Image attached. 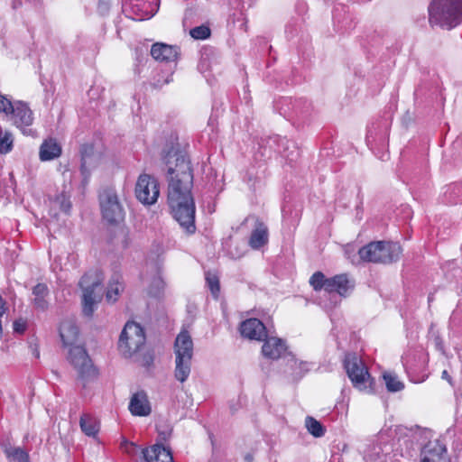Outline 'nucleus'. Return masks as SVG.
Here are the masks:
<instances>
[{"mask_svg": "<svg viewBox=\"0 0 462 462\" xmlns=\"http://www.w3.org/2000/svg\"><path fill=\"white\" fill-rule=\"evenodd\" d=\"M277 141H278L279 152H285L286 150L289 149V143L290 142L288 140H286L285 138H281V137L277 138Z\"/></svg>", "mask_w": 462, "mask_h": 462, "instance_id": "obj_39", "label": "nucleus"}, {"mask_svg": "<svg viewBox=\"0 0 462 462\" xmlns=\"http://www.w3.org/2000/svg\"><path fill=\"white\" fill-rule=\"evenodd\" d=\"M55 203L60 207V210L69 214L71 209V202L69 197L65 194H60L55 199Z\"/></svg>", "mask_w": 462, "mask_h": 462, "instance_id": "obj_35", "label": "nucleus"}, {"mask_svg": "<svg viewBox=\"0 0 462 462\" xmlns=\"http://www.w3.org/2000/svg\"><path fill=\"white\" fill-rule=\"evenodd\" d=\"M68 361L76 370L78 379L82 382L83 386H85L86 383L97 377V369L83 346L79 345L69 348Z\"/></svg>", "mask_w": 462, "mask_h": 462, "instance_id": "obj_5", "label": "nucleus"}, {"mask_svg": "<svg viewBox=\"0 0 462 462\" xmlns=\"http://www.w3.org/2000/svg\"><path fill=\"white\" fill-rule=\"evenodd\" d=\"M14 145L13 134L8 130L0 128V153L6 154L10 152Z\"/></svg>", "mask_w": 462, "mask_h": 462, "instance_id": "obj_30", "label": "nucleus"}, {"mask_svg": "<svg viewBox=\"0 0 462 462\" xmlns=\"http://www.w3.org/2000/svg\"><path fill=\"white\" fill-rule=\"evenodd\" d=\"M60 337L65 347L71 348L77 346L79 330L73 319H64L60 326Z\"/></svg>", "mask_w": 462, "mask_h": 462, "instance_id": "obj_16", "label": "nucleus"}, {"mask_svg": "<svg viewBox=\"0 0 462 462\" xmlns=\"http://www.w3.org/2000/svg\"><path fill=\"white\" fill-rule=\"evenodd\" d=\"M128 409L134 416L146 417L150 415L152 407L147 393L143 390L134 393L130 399Z\"/></svg>", "mask_w": 462, "mask_h": 462, "instance_id": "obj_14", "label": "nucleus"}, {"mask_svg": "<svg viewBox=\"0 0 462 462\" xmlns=\"http://www.w3.org/2000/svg\"><path fill=\"white\" fill-rule=\"evenodd\" d=\"M10 116L14 125L21 129L23 134H32V130L29 126L33 123V113L26 103L15 101V106Z\"/></svg>", "mask_w": 462, "mask_h": 462, "instance_id": "obj_11", "label": "nucleus"}, {"mask_svg": "<svg viewBox=\"0 0 462 462\" xmlns=\"http://www.w3.org/2000/svg\"><path fill=\"white\" fill-rule=\"evenodd\" d=\"M442 379L447 380L449 383H451V377L448 374V371L444 370L441 374Z\"/></svg>", "mask_w": 462, "mask_h": 462, "instance_id": "obj_42", "label": "nucleus"}, {"mask_svg": "<svg viewBox=\"0 0 462 462\" xmlns=\"http://www.w3.org/2000/svg\"><path fill=\"white\" fill-rule=\"evenodd\" d=\"M372 137V131L369 129L368 130V134H367V136H366V140L367 142H369V139Z\"/></svg>", "mask_w": 462, "mask_h": 462, "instance_id": "obj_44", "label": "nucleus"}, {"mask_svg": "<svg viewBox=\"0 0 462 462\" xmlns=\"http://www.w3.org/2000/svg\"><path fill=\"white\" fill-rule=\"evenodd\" d=\"M402 249L398 243L376 241L359 249L360 259L368 263H392L400 259Z\"/></svg>", "mask_w": 462, "mask_h": 462, "instance_id": "obj_3", "label": "nucleus"}, {"mask_svg": "<svg viewBox=\"0 0 462 462\" xmlns=\"http://www.w3.org/2000/svg\"><path fill=\"white\" fill-rule=\"evenodd\" d=\"M123 287L119 282L118 277H115L111 280L107 291H106V300L108 301L115 302L117 300V297L122 291Z\"/></svg>", "mask_w": 462, "mask_h": 462, "instance_id": "obj_32", "label": "nucleus"}, {"mask_svg": "<svg viewBox=\"0 0 462 462\" xmlns=\"http://www.w3.org/2000/svg\"><path fill=\"white\" fill-rule=\"evenodd\" d=\"M4 452L9 462H29L28 454L20 447L5 445Z\"/></svg>", "mask_w": 462, "mask_h": 462, "instance_id": "obj_28", "label": "nucleus"}, {"mask_svg": "<svg viewBox=\"0 0 462 462\" xmlns=\"http://www.w3.org/2000/svg\"><path fill=\"white\" fill-rule=\"evenodd\" d=\"M15 106V101L12 102L6 96L0 95V113L10 115Z\"/></svg>", "mask_w": 462, "mask_h": 462, "instance_id": "obj_36", "label": "nucleus"}, {"mask_svg": "<svg viewBox=\"0 0 462 462\" xmlns=\"http://www.w3.org/2000/svg\"><path fill=\"white\" fill-rule=\"evenodd\" d=\"M207 283L214 296H217L219 292L220 287H219V281L217 276L215 275H208L206 277Z\"/></svg>", "mask_w": 462, "mask_h": 462, "instance_id": "obj_37", "label": "nucleus"}, {"mask_svg": "<svg viewBox=\"0 0 462 462\" xmlns=\"http://www.w3.org/2000/svg\"><path fill=\"white\" fill-rule=\"evenodd\" d=\"M164 162L168 180L167 203L171 213L188 234H193L196 231V206L191 192L193 171L190 161L184 152L171 150Z\"/></svg>", "mask_w": 462, "mask_h": 462, "instance_id": "obj_1", "label": "nucleus"}, {"mask_svg": "<svg viewBox=\"0 0 462 462\" xmlns=\"http://www.w3.org/2000/svg\"><path fill=\"white\" fill-rule=\"evenodd\" d=\"M328 279L321 272L315 273L310 279V283L315 291L324 289L327 291Z\"/></svg>", "mask_w": 462, "mask_h": 462, "instance_id": "obj_33", "label": "nucleus"}, {"mask_svg": "<svg viewBox=\"0 0 462 462\" xmlns=\"http://www.w3.org/2000/svg\"><path fill=\"white\" fill-rule=\"evenodd\" d=\"M103 218L109 224H117L124 219L125 212L115 189H105L99 195Z\"/></svg>", "mask_w": 462, "mask_h": 462, "instance_id": "obj_8", "label": "nucleus"}, {"mask_svg": "<svg viewBox=\"0 0 462 462\" xmlns=\"http://www.w3.org/2000/svg\"><path fill=\"white\" fill-rule=\"evenodd\" d=\"M49 295L48 286L44 283H38L32 288V304L33 307L41 311H45L49 308L47 297Z\"/></svg>", "mask_w": 462, "mask_h": 462, "instance_id": "obj_23", "label": "nucleus"}, {"mask_svg": "<svg viewBox=\"0 0 462 462\" xmlns=\"http://www.w3.org/2000/svg\"><path fill=\"white\" fill-rule=\"evenodd\" d=\"M189 34L196 40H205L210 35V29L208 26L200 25L190 30Z\"/></svg>", "mask_w": 462, "mask_h": 462, "instance_id": "obj_34", "label": "nucleus"}, {"mask_svg": "<svg viewBox=\"0 0 462 462\" xmlns=\"http://www.w3.org/2000/svg\"><path fill=\"white\" fill-rule=\"evenodd\" d=\"M446 447L439 440L429 441L421 449V462H446Z\"/></svg>", "mask_w": 462, "mask_h": 462, "instance_id": "obj_15", "label": "nucleus"}, {"mask_svg": "<svg viewBox=\"0 0 462 462\" xmlns=\"http://www.w3.org/2000/svg\"><path fill=\"white\" fill-rule=\"evenodd\" d=\"M286 360V369L284 373L290 375L293 380L300 379L306 372L309 371V364L304 361H299L291 353L284 356Z\"/></svg>", "mask_w": 462, "mask_h": 462, "instance_id": "obj_21", "label": "nucleus"}, {"mask_svg": "<svg viewBox=\"0 0 462 462\" xmlns=\"http://www.w3.org/2000/svg\"><path fill=\"white\" fill-rule=\"evenodd\" d=\"M175 358L192 359L193 341L188 331H181L174 342Z\"/></svg>", "mask_w": 462, "mask_h": 462, "instance_id": "obj_18", "label": "nucleus"}, {"mask_svg": "<svg viewBox=\"0 0 462 462\" xmlns=\"http://www.w3.org/2000/svg\"><path fill=\"white\" fill-rule=\"evenodd\" d=\"M151 55L156 60L172 62L179 56V48L165 43H154L151 49Z\"/></svg>", "mask_w": 462, "mask_h": 462, "instance_id": "obj_19", "label": "nucleus"}, {"mask_svg": "<svg viewBox=\"0 0 462 462\" xmlns=\"http://www.w3.org/2000/svg\"><path fill=\"white\" fill-rule=\"evenodd\" d=\"M428 11L431 26L451 29L462 23V0H432Z\"/></svg>", "mask_w": 462, "mask_h": 462, "instance_id": "obj_2", "label": "nucleus"}, {"mask_svg": "<svg viewBox=\"0 0 462 462\" xmlns=\"http://www.w3.org/2000/svg\"><path fill=\"white\" fill-rule=\"evenodd\" d=\"M268 242V228L262 223L257 222L249 239V245L253 249H259Z\"/></svg>", "mask_w": 462, "mask_h": 462, "instance_id": "obj_24", "label": "nucleus"}, {"mask_svg": "<svg viewBox=\"0 0 462 462\" xmlns=\"http://www.w3.org/2000/svg\"><path fill=\"white\" fill-rule=\"evenodd\" d=\"M383 377L386 388L389 392L396 393L402 391L404 388L403 383L401 382L394 374L384 373Z\"/></svg>", "mask_w": 462, "mask_h": 462, "instance_id": "obj_31", "label": "nucleus"}, {"mask_svg": "<svg viewBox=\"0 0 462 462\" xmlns=\"http://www.w3.org/2000/svg\"><path fill=\"white\" fill-rule=\"evenodd\" d=\"M81 173L83 175V181L87 183L88 178L90 174V169L95 167V158L93 156V147L90 145H84L81 148Z\"/></svg>", "mask_w": 462, "mask_h": 462, "instance_id": "obj_25", "label": "nucleus"}, {"mask_svg": "<svg viewBox=\"0 0 462 462\" xmlns=\"http://www.w3.org/2000/svg\"><path fill=\"white\" fill-rule=\"evenodd\" d=\"M305 427L315 438H320L325 434V428L322 424L311 416H308L305 419Z\"/></svg>", "mask_w": 462, "mask_h": 462, "instance_id": "obj_29", "label": "nucleus"}, {"mask_svg": "<svg viewBox=\"0 0 462 462\" xmlns=\"http://www.w3.org/2000/svg\"><path fill=\"white\" fill-rule=\"evenodd\" d=\"M154 284H156L157 288H158V291H151V293H153L154 295H157L160 291V289H162L163 288V281L161 277H157L156 279H154Z\"/></svg>", "mask_w": 462, "mask_h": 462, "instance_id": "obj_41", "label": "nucleus"}, {"mask_svg": "<svg viewBox=\"0 0 462 462\" xmlns=\"http://www.w3.org/2000/svg\"><path fill=\"white\" fill-rule=\"evenodd\" d=\"M103 281V273L98 270H92L85 273L79 286L83 291V313L90 317L94 312L95 305L100 300L102 292L100 289Z\"/></svg>", "mask_w": 462, "mask_h": 462, "instance_id": "obj_4", "label": "nucleus"}, {"mask_svg": "<svg viewBox=\"0 0 462 462\" xmlns=\"http://www.w3.org/2000/svg\"><path fill=\"white\" fill-rule=\"evenodd\" d=\"M241 335L254 340H263L267 337L263 323L258 319H248L240 325Z\"/></svg>", "mask_w": 462, "mask_h": 462, "instance_id": "obj_13", "label": "nucleus"}, {"mask_svg": "<svg viewBox=\"0 0 462 462\" xmlns=\"http://www.w3.org/2000/svg\"><path fill=\"white\" fill-rule=\"evenodd\" d=\"M145 343V335L143 328L136 322L128 321L122 330L118 348L125 357L136 353Z\"/></svg>", "mask_w": 462, "mask_h": 462, "instance_id": "obj_7", "label": "nucleus"}, {"mask_svg": "<svg viewBox=\"0 0 462 462\" xmlns=\"http://www.w3.org/2000/svg\"><path fill=\"white\" fill-rule=\"evenodd\" d=\"M143 454L147 462H173L171 448L160 443L143 449Z\"/></svg>", "mask_w": 462, "mask_h": 462, "instance_id": "obj_17", "label": "nucleus"}, {"mask_svg": "<svg viewBox=\"0 0 462 462\" xmlns=\"http://www.w3.org/2000/svg\"><path fill=\"white\" fill-rule=\"evenodd\" d=\"M32 354L33 356L36 357V358H39L40 357V351L37 347H35L32 351Z\"/></svg>", "mask_w": 462, "mask_h": 462, "instance_id": "obj_43", "label": "nucleus"}, {"mask_svg": "<svg viewBox=\"0 0 462 462\" xmlns=\"http://www.w3.org/2000/svg\"><path fill=\"white\" fill-rule=\"evenodd\" d=\"M253 459L252 456L251 455H246L245 456V460L248 461V462H251Z\"/></svg>", "mask_w": 462, "mask_h": 462, "instance_id": "obj_45", "label": "nucleus"}, {"mask_svg": "<svg viewBox=\"0 0 462 462\" xmlns=\"http://www.w3.org/2000/svg\"><path fill=\"white\" fill-rule=\"evenodd\" d=\"M110 5V0H99L98 10L101 14H105L107 13Z\"/></svg>", "mask_w": 462, "mask_h": 462, "instance_id": "obj_40", "label": "nucleus"}, {"mask_svg": "<svg viewBox=\"0 0 462 462\" xmlns=\"http://www.w3.org/2000/svg\"><path fill=\"white\" fill-rule=\"evenodd\" d=\"M135 197L145 206H151L156 203L159 195V183L157 180L149 174H141L135 184Z\"/></svg>", "mask_w": 462, "mask_h": 462, "instance_id": "obj_10", "label": "nucleus"}, {"mask_svg": "<svg viewBox=\"0 0 462 462\" xmlns=\"http://www.w3.org/2000/svg\"><path fill=\"white\" fill-rule=\"evenodd\" d=\"M353 288L354 283L348 279L346 274H338L328 278L327 283L328 292H337L341 296H346Z\"/></svg>", "mask_w": 462, "mask_h": 462, "instance_id": "obj_20", "label": "nucleus"}, {"mask_svg": "<svg viewBox=\"0 0 462 462\" xmlns=\"http://www.w3.org/2000/svg\"><path fill=\"white\" fill-rule=\"evenodd\" d=\"M27 328V321L23 319H18L14 321L13 328L14 331L19 334L24 333Z\"/></svg>", "mask_w": 462, "mask_h": 462, "instance_id": "obj_38", "label": "nucleus"}, {"mask_svg": "<svg viewBox=\"0 0 462 462\" xmlns=\"http://www.w3.org/2000/svg\"><path fill=\"white\" fill-rule=\"evenodd\" d=\"M344 368L354 387L366 391L372 384L371 376L363 360L356 353H346L343 361Z\"/></svg>", "mask_w": 462, "mask_h": 462, "instance_id": "obj_6", "label": "nucleus"}, {"mask_svg": "<svg viewBox=\"0 0 462 462\" xmlns=\"http://www.w3.org/2000/svg\"><path fill=\"white\" fill-rule=\"evenodd\" d=\"M60 144L53 138L46 139L40 146L39 158L42 162L52 161L61 155Z\"/></svg>", "mask_w": 462, "mask_h": 462, "instance_id": "obj_22", "label": "nucleus"}, {"mask_svg": "<svg viewBox=\"0 0 462 462\" xmlns=\"http://www.w3.org/2000/svg\"><path fill=\"white\" fill-rule=\"evenodd\" d=\"M79 426L85 435L96 438L99 432V421L89 414H83L79 420Z\"/></svg>", "mask_w": 462, "mask_h": 462, "instance_id": "obj_26", "label": "nucleus"}, {"mask_svg": "<svg viewBox=\"0 0 462 462\" xmlns=\"http://www.w3.org/2000/svg\"><path fill=\"white\" fill-rule=\"evenodd\" d=\"M264 343L262 346V353L264 357L276 360L279 358H283L288 353L287 346L285 341L282 338L276 337H266L264 339Z\"/></svg>", "mask_w": 462, "mask_h": 462, "instance_id": "obj_12", "label": "nucleus"}, {"mask_svg": "<svg viewBox=\"0 0 462 462\" xmlns=\"http://www.w3.org/2000/svg\"><path fill=\"white\" fill-rule=\"evenodd\" d=\"M436 340H437V345H438V346H440L441 343H440V341H439V338H437Z\"/></svg>", "mask_w": 462, "mask_h": 462, "instance_id": "obj_46", "label": "nucleus"}, {"mask_svg": "<svg viewBox=\"0 0 462 462\" xmlns=\"http://www.w3.org/2000/svg\"><path fill=\"white\" fill-rule=\"evenodd\" d=\"M123 12L134 21L152 18L159 9V0H124Z\"/></svg>", "mask_w": 462, "mask_h": 462, "instance_id": "obj_9", "label": "nucleus"}, {"mask_svg": "<svg viewBox=\"0 0 462 462\" xmlns=\"http://www.w3.org/2000/svg\"><path fill=\"white\" fill-rule=\"evenodd\" d=\"M162 439L163 440H165V439H166V436L163 434V436L162 437Z\"/></svg>", "mask_w": 462, "mask_h": 462, "instance_id": "obj_47", "label": "nucleus"}, {"mask_svg": "<svg viewBox=\"0 0 462 462\" xmlns=\"http://www.w3.org/2000/svg\"><path fill=\"white\" fill-rule=\"evenodd\" d=\"M192 359L175 358L174 377L177 381L184 383L187 381L191 371Z\"/></svg>", "mask_w": 462, "mask_h": 462, "instance_id": "obj_27", "label": "nucleus"}]
</instances>
